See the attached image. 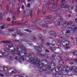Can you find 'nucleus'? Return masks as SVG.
<instances>
[{"label": "nucleus", "instance_id": "obj_1", "mask_svg": "<svg viewBox=\"0 0 77 77\" xmlns=\"http://www.w3.org/2000/svg\"><path fill=\"white\" fill-rule=\"evenodd\" d=\"M29 61L31 63H36L37 64V65L38 66V68H41L42 66H43V65H42L40 64V62L42 61V62H47V60L44 59L41 61V60H39L38 58H34L33 60L32 58H30L29 59Z\"/></svg>", "mask_w": 77, "mask_h": 77}, {"label": "nucleus", "instance_id": "obj_2", "mask_svg": "<svg viewBox=\"0 0 77 77\" xmlns=\"http://www.w3.org/2000/svg\"><path fill=\"white\" fill-rule=\"evenodd\" d=\"M8 52L7 51H5L3 54L2 56H4L6 58L8 59H12V57L9 54H8Z\"/></svg>", "mask_w": 77, "mask_h": 77}, {"label": "nucleus", "instance_id": "obj_3", "mask_svg": "<svg viewBox=\"0 0 77 77\" xmlns=\"http://www.w3.org/2000/svg\"><path fill=\"white\" fill-rule=\"evenodd\" d=\"M65 29L66 30H68V29L70 30V31H75V30H76V29H77V26L75 28H72L68 26H66L65 27Z\"/></svg>", "mask_w": 77, "mask_h": 77}, {"label": "nucleus", "instance_id": "obj_4", "mask_svg": "<svg viewBox=\"0 0 77 77\" xmlns=\"http://www.w3.org/2000/svg\"><path fill=\"white\" fill-rule=\"evenodd\" d=\"M0 71H8V69L7 67L0 66Z\"/></svg>", "mask_w": 77, "mask_h": 77}, {"label": "nucleus", "instance_id": "obj_5", "mask_svg": "<svg viewBox=\"0 0 77 77\" xmlns=\"http://www.w3.org/2000/svg\"><path fill=\"white\" fill-rule=\"evenodd\" d=\"M49 33L50 35H52L54 37L57 36V35H56V34L54 32H53L52 31H51L49 32Z\"/></svg>", "mask_w": 77, "mask_h": 77}, {"label": "nucleus", "instance_id": "obj_6", "mask_svg": "<svg viewBox=\"0 0 77 77\" xmlns=\"http://www.w3.org/2000/svg\"><path fill=\"white\" fill-rule=\"evenodd\" d=\"M35 49L37 51H38V52H41L42 51V49L39 47H36L35 48Z\"/></svg>", "mask_w": 77, "mask_h": 77}, {"label": "nucleus", "instance_id": "obj_7", "mask_svg": "<svg viewBox=\"0 0 77 77\" xmlns=\"http://www.w3.org/2000/svg\"><path fill=\"white\" fill-rule=\"evenodd\" d=\"M74 5H70L69 7H65L63 8H69H69H70V9H71L72 10L74 9Z\"/></svg>", "mask_w": 77, "mask_h": 77}, {"label": "nucleus", "instance_id": "obj_8", "mask_svg": "<svg viewBox=\"0 0 77 77\" xmlns=\"http://www.w3.org/2000/svg\"><path fill=\"white\" fill-rule=\"evenodd\" d=\"M34 8H33V7H31V9H30L29 11V14L30 15H31L32 14V11H33V10Z\"/></svg>", "mask_w": 77, "mask_h": 77}, {"label": "nucleus", "instance_id": "obj_9", "mask_svg": "<svg viewBox=\"0 0 77 77\" xmlns=\"http://www.w3.org/2000/svg\"><path fill=\"white\" fill-rule=\"evenodd\" d=\"M27 50H26V48H25L23 50H22L21 51H20V53H24L23 54H26V51Z\"/></svg>", "mask_w": 77, "mask_h": 77}, {"label": "nucleus", "instance_id": "obj_10", "mask_svg": "<svg viewBox=\"0 0 77 77\" xmlns=\"http://www.w3.org/2000/svg\"><path fill=\"white\" fill-rule=\"evenodd\" d=\"M60 22L59 21L58 22V23L57 24V26H59L61 29H63V26L60 25Z\"/></svg>", "mask_w": 77, "mask_h": 77}, {"label": "nucleus", "instance_id": "obj_11", "mask_svg": "<svg viewBox=\"0 0 77 77\" xmlns=\"http://www.w3.org/2000/svg\"><path fill=\"white\" fill-rule=\"evenodd\" d=\"M7 25H4L3 26H1V29H5V28H7Z\"/></svg>", "mask_w": 77, "mask_h": 77}, {"label": "nucleus", "instance_id": "obj_12", "mask_svg": "<svg viewBox=\"0 0 77 77\" xmlns=\"http://www.w3.org/2000/svg\"><path fill=\"white\" fill-rule=\"evenodd\" d=\"M66 72L67 71V72H68V71H70V68L69 67H68L67 66H66Z\"/></svg>", "mask_w": 77, "mask_h": 77}, {"label": "nucleus", "instance_id": "obj_13", "mask_svg": "<svg viewBox=\"0 0 77 77\" xmlns=\"http://www.w3.org/2000/svg\"><path fill=\"white\" fill-rule=\"evenodd\" d=\"M71 72H72V71L71 72H67L68 73V74L69 75V76H71L72 75V73H71Z\"/></svg>", "mask_w": 77, "mask_h": 77}, {"label": "nucleus", "instance_id": "obj_14", "mask_svg": "<svg viewBox=\"0 0 77 77\" xmlns=\"http://www.w3.org/2000/svg\"><path fill=\"white\" fill-rule=\"evenodd\" d=\"M40 56H42V57H46V56H47V55L46 54H40Z\"/></svg>", "mask_w": 77, "mask_h": 77}, {"label": "nucleus", "instance_id": "obj_15", "mask_svg": "<svg viewBox=\"0 0 77 77\" xmlns=\"http://www.w3.org/2000/svg\"><path fill=\"white\" fill-rule=\"evenodd\" d=\"M16 71L15 69H14V70H13L11 72V74H14L16 72Z\"/></svg>", "mask_w": 77, "mask_h": 77}, {"label": "nucleus", "instance_id": "obj_16", "mask_svg": "<svg viewBox=\"0 0 77 77\" xmlns=\"http://www.w3.org/2000/svg\"><path fill=\"white\" fill-rule=\"evenodd\" d=\"M77 1V0H74L73 1H71L69 3H71V4H73L75 2H76Z\"/></svg>", "mask_w": 77, "mask_h": 77}, {"label": "nucleus", "instance_id": "obj_17", "mask_svg": "<svg viewBox=\"0 0 77 77\" xmlns=\"http://www.w3.org/2000/svg\"><path fill=\"white\" fill-rule=\"evenodd\" d=\"M57 69L59 71H62V68L60 67H59L57 68Z\"/></svg>", "mask_w": 77, "mask_h": 77}, {"label": "nucleus", "instance_id": "obj_18", "mask_svg": "<svg viewBox=\"0 0 77 77\" xmlns=\"http://www.w3.org/2000/svg\"><path fill=\"white\" fill-rule=\"evenodd\" d=\"M25 31L26 32H28L29 33H30L31 32V30L29 29H24Z\"/></svg>", "mask_w": 77, "mask_h": 77}, {"label": "nucleus", "instance_id": "obj_19", "mask_svg": "<svg viewBox=\"0 0 77 77\" xmlns=\"http://www.w3.org/2000/svg\"><path fill=\"white\" fill-rule=\"evenodd\" d=\"M55 71L54 70H51V73L53 75H55Z\"/></svg>", "mask_w": 77, "mask_h": 77}, {"label": "nucleus", "instance_id": "obj_20", "mask_svg": "<svg viewBox=\"0 0 77 77\" xmlns=\"http://www.w3.org/2000/svg\"><path fill=\"white\" fill-rule=\"evenodd\" d=\"M72 69H74V71H75V72H77V68H75V67H74L72 68Z\"/></svg>", "mask_w": 77, "mask_h": 77}, {"label": "nucleus", "instance_id": "obj_21", "mask_svg": "<svg viewBox=\"0 0 77 77\" xmlns=\"http://www.w3.org/2000/svg\"><path fill=\"white\" fill-rule=\"evenodd\" d=\"M55 56L54 55L52 56V57H51V59L52 60H54V57Z\"/></svg>", "mask_w": 77, "mask_h": 77}, {"label": "nucleus", "instance_id": "obj_22", "mask_svg": "<svg viewBox=\"0 0 77 77\" xmlns=\"http://www.w3.org/2000/svg\"><path fill=\"white\" fill-rule=\"evenodd\" d=\"M39 38L40 39H41V40H42V36L41 35H39Z\"/></svg>", "mask_w": 77, "mask_h": 77}, {"label": "nucleus", "instance_id": "obj_23", "mask_svg": "<svg viewBox=\"0 0 77 77\" xmlns=\"http://www.w3.org/2000/svg\"><path fill=\"white\" fill-rule=\"evenodd\" d=\"M67 30H68L66 31V33H67V34L70 33V31H71V30L68 29H67Z\"/></svg>", "mask_w": 77, "mask_h": 77}, {"label": "nucleus", "instance_id": "obj_24", "mask_svg": "<svg viewBox=\"0 0 77 77\" xmlns=\"http://www.w3.org/2000/svg\"><path fill=\"white\" fill-rule=\"evenodd\" d=\"M31 38L32 40H34V39H35L36 37L35 36H32L31 37Z\"/></svg>", "mask_w": 77, "mask_h": 77}, {"label": "nucleus", "instance_id": "obj_25", "mask_svg": "<svg viewBox=\"0 0 77 77\" xmlns=\"http://www.w3.org/2000/svg\"><path fill=\"white\" fill-rule=\"evenodd\" d=\"M63 71H65V72H66V66H65L64 67H63Z\"/></svg>", "mask_w": 77, "mask_h": 77}, {"label": "nucleus", "instance_id": "obj_26", "mask_svg": "<svg viewBox=\"0 0 77 77\" xmlns=\"http://www.w3.org/2000/svg\"><path fill=\"white\" fill-rule=\"evenodd\" d=\"M68 25H71V24H72V22H69V23H67Z\"/></svg>", "mask_w": 77, "mask_h": 77}, {"label": "nucleus", "instance_id": "obj_27", "mask_svg": "<svg viewBox=\"0 0 77 77\" xmlns=\"http://www.w3.org/2000/svg\"><path fill=\"white\" fill-rule=\"evenodd\" d=\"M2 35H5V36H9V33H5V34H2Z\"/></svg>", "mask_w": 77, "mask_h": 77}, {"label": "nucleus", "instance_id": "obj_28", "mask_svg": "<svg viewBox=\"0 0 77 77\" xmlns=\"http://www.w3.org/2000/svg\"><path fill=\"white\" fill-rule=\"evenodd\" d=\"M59 37L60 38H63V34L60 35L59 36Z\"/></svg>", "mask_w": 77, "mask_h": 77}, {"label": "nucleus", "instance_id": "obj_29", "mask_svg": "<svg viewBox=\"0 0 77 77\" xmlns=\"http://www.w3.org/2000/svg\"><path fill=\"white\" fill-rule=\"evenodd\" d=\"M51 45V44L50 43H47L46 44V46H48L49 45Z\"/></svg>", "mask_w": 77, "mask_h": 77}, {"label": "nucleus", "instance_id": "obj_30", "mask_svg": "<svg viewBox=\"0 0 77 77\" xmlns=\"http://www.w3.org/2000/svg\"><path fill=\"white\" fill-rule=\"evenodd\" d=\"M15 30L14 29H9L8 30V31L9 32H14Z\"/></svg>", "mask_w": 77, "mask_h": 77}, {"label": "nucleus", "instance_id": "obj_31", "mask_svg": "<svg viewBox=\"0 0 77 77\" xmlns=\"http://www.w3.org/2000/svg\"><path fill=\"white\" fill-rule=\"evenodd\" d=\"M42 19H48V17L47 16H44V17H42Z\"/></svg>", "mask_w": 77, "mask_h": 77}, {"label": "nucleus", "instance_id": "obj_32", "mask_svg": "<svg viewBox=\"0 0 77 77\" xmlns=\"http://www.w3.org/2000/svg\"><path fill=\"white\" fill-rule=\"evenodd\" d=\"M45 53H49V52H50V51H49V50H47V49H46L45 50Z\"/></svg>", "mask_w": 77, "mask_h": 77}, {"label": "nucleus", "instance_id": "obj_33", "mask_svg": "<svg viewBox=\"0 0 77 77\" xmlns=\"http://www.w3.org/2000/svg\"><path fill=\"white\" fill-rule=\"evenodd\" d=\"M30 6V4L29 3L27 4V5H26L27 8H29Z\"/></svg>", "mask_w": 77, "mask_h": 77}, {"label": "nucleus", "instance_id": "obj_34", "mask_svg": "<svg viewBox=\"0 0 77 77\" xmlns=\"http://www.w3.org/2000/svg\"><path fill=\"white\" fill-rule=\"evenodd\" d=\"M23 15L24 16L26 15V11L25 10H23Z\"/></svg>", "mask_w": 77, "mask_h": 77}, {"label": "nucleus", "instance_id": "obj_35", "mask_svg": "<svg viewBox=\"0 0 77 77\" xmlns=\"http://www.w3.org/2000/svg\"><path fill=\"white\" fill-rule=\"evenodd\" d=\"M9 9V8L8 7V6H6V9L5 10V12H7L8 11V9Z\"/></svg>", "mask_w": 77, "mask_h": 77}, {"label": "nucleus", "instance_id": "obj_36", "mask_svg": "<svg viewBox=\"0 0 77 77\" xmlns=\"http://www.w3.org/2000/svg\"><path fill=\"white\" fill-rule=\"evenodd\" d=\"M2 17H3V15H2V13H1L0 14V19H2Z\"/></svg>", "mask_w": 77, "mask_h": 77}, {"label": "nucleus", "instance_id": "obj_37", "mask_svg": "<svg viewBox=\"0 0 77 77\" xmlns=\"http://www.w3.org/2000/svg\"><path fill=\"white\" fill-rule=\"evenodd\" d=\"M42 13L43 14H45V9H44L42 10Z\"/></svg>", "mask_w": 77, "mask_h": 77}, {"label": "nucleus", "instance_id": "obj_38", "mask_svg": "<svg viewBox=\"0 0 77 77\" xmlns=\"http://www.w3.org/2000/svg\"><path fill=\"white\" fill-rule=\"evenodd\" d=\"M24 56H22V57H21V59H22V60H24Z\"/></svg>", "mask_w": 77, "mask_h": 77}, {"label": "nucleus", "instance_id": "obj_39", "mask_svg": "<svg viewBox=\"0 0 77 77\" xmlns=\"http://www.w3.org/2000/svg\"><path fill=\"white\" fill-rule=\"evenodd\" d=\"M48 39H49V40H53V38L51 37H49L48 38Z\"/></svg>", "mask_w": 77, "mask_h": 77}, {"label": "nucleus", "instance_id": "obj_40", "mask_svg": "<svg viewBox=\"0 0 77 77\" xmlns=\"http://www.w3.org/2000/svg\"><path fill=\"white\" fill-rule=\"evenodd\" d=\"M2 42H5V43H9V42L6 41H2Z\"/></svg>", "mask_w": 77, "mask_h": 77}, {"label": "nucleus", "instance_id": "obj_41", "mask_svg": "<svg viewBox=\"0 0 77 77\" xmlns=\"http://www.w3.org/2000/svg\"><path fill=\"white\" fill-rule=\"evenodd\" d=\"M17 21L15 20H13L12 21V23H17Z\"/></svg>", "mask_w": 77, "mask_h": 77}, {"label": "nucleus", "instance_id": "obj_42", "mask_svg": "<svg viewBox=\"0 0 77 77\" xmlns=\"http://www.w3.org/2000/svg\"><path fill=\"white\" fill-rule=\"evenodd\" d=\"M42 41H41V43H42V44H44V43H45V41L43 40V39H42Z\"/></svg>", "mask_w": 77, "mask_h": 77}, {"label": "nucleus", "instance_id": "obj_43", "mask_svg": "<svg viewBox=\"0 0 77 77\" xmlns=\"http://www.w3.org/2000/svg\"><path fill=\"white\" fill-rule=\"evenodd\" d=\"M0 76H2V77H4L5 75L3 73H0Z\"/></svg>", "mask_w": 77, "mask_h": 77}, {"label": "nucleus", "instance_id": "obj_44", "mask_svg": "<svg viewBox=\"0 0 77 77\" xmlns=\"http://www.w3.org/2000/svg\"><path fill=\"white\" fill-rule=\"evenodd\" d=\"M66 37L67 38H68L69 37V36L68 34H66Z\"/></svg>", "mask_w": 77, "mask_h": 77}, {"label": "nucleus", "instance_id": "obj_45", "mask_svg": "<svg viewBox=\"0 0 77 77\" xmlns=\"http://www.w3.org/2000/svg\"><path fill=\"white\" fill-rule=\"evenodd\" d=\"M45 25L44 24H42V27H45Z\"/></svg>", "mask_w": 77, "mask_h": 77}, {"label": "nucleus", "instance_id": "obj_46", "mask_svg": "<svg viewBox=\"0 0 77 77\" xmlns=\"http://www.w3.org/2000/svg\"><path fill=\"white\" fill-rule=\"evenodd\" d=\"M72 54H74V55H77V52H74L72 53Z\"/></svg>", "mask_w": 77, "mask_h": 77}, {"label": "nucleus", "instance_id": "obj_47", "mask_svg": "<svg viewBox=\"0 0 77 77\" xmlns=\"http://www.w3.org/2000/svg\"><path fill=\"white\" fill-rule=\"evenodd\" d=\"M13 17V20H15V15H14Z\"/></svg>", "mask_w": 77, "mask_h": 77}, {"label": "nucleus", "instance_id": "obj_48", "mask_svg": "<svg viewBox=\"0 0 77 77\" xmlns=\"http://www.w3.org/2000/svg\"><path fill=\"white\" fill-rule=\"evenodd\" d=\"M24 7L23 5H22V7H21V9H24Z\"/></svg>", "mask_w": 77, "mask_h": 77}, {"label": "nucleus", "instance_id": "obj_49", "mask_svg": "<svg viewBox=\"0 0 77 77\" xmlns=\"http://www.w3.org/2000/svg\"><path fill=\"white\" fill-rule=\"evenodd\" d=\"M65 48L66 49H67V50H68V48H69V47H68V46H66L65 47Z\"/></svg>", "mask_w": 77, "mask_h": 77}, {"label": "nucleus", "instance_id": "obj_50", "mask_svg": "<svg viewBox=\"0 0 77 77\" xmlns=\"http://www.w3.org/2000/svg\"><path fill=\"white\" fill-rule=\"evenodd\" d=\"M61 62H62V59L60 60L59 61V63H60V64H61V63H61Z\"/></svg>", "mask_w": 77, "mask_h": 77}, {"label": "nucleus", "instance_id": "obj_51", "mask_svg": "<svg viewBox=\"0 0 77 77\" xmlns=\"http://www.w3.org/2000/svg\"><path fill=\"white\" fill-rule=\"evenodd\" d=\"M17 34H20V31H17Z\"/></svg>", "mask_w": 77, "mask_h": 77}, {"label": "nucleus", "instance_id": "obj_52", "mask_svg": "<svg viewBox=\"0 0 77 77\" xmlns=\"http://www.w3.org/2000/svg\"><path fill=\"white\" fill-rule=\"evenodd\" d=\"M46 24H50V22H46V23H45Z\"/></svg>", "mask_w": 77, "mask_h": 77}, {"label": "nucleus", "instance_id": "obj_53", "mask_svg": "<svg viewBox=\"0 0 77 77\" xmlns=\"http://www.w3.org/2000/svg\"><path fill=\"white\" fill-rule=\"evenodd\" d=\"M74 62H73V63H72V62H71L70 63V65H72V64H73V63H74Z\"/></svg>", "mask_w": 77, "mask_h": 77}, {"label": "nucleus", "instance_id": "obj_54", "mask_svg": "<svg viewBox=\"0 0 77 77\" xmlns=\"http://www.w3.org/2000/svg\"><path fill=\"white\" fill-rule=\"evenodd\" d=\"M12 36H14V38H15V35H14V34L11 35Z\"/></svg>", "mask_w": 77, "mask_h": 77}, {"label": "nucleus", "instance_id": "obj_55", "mask_svg": "<svg viewBox=\"0 0 77 77\" xmlns=\"http://www.w3.org/2000/svg\"><path fill=\"white\" fill-rule=\"evenodd\" d=\"M15 8V7H14V5H12V9H14Z\"/></svg>", "mask_w": 77, "mask_h": 77}, {"label": "nucleus", "instance_id": "obj_56", "mask_svg": "<svg viewBox=\"0 0 77 77\" xmlns=\"http://www.w3.org/2000/svg\"><path fill=\"white\" fill-rule=\"evenodd\" d=\"M74 60L75 62H76V63H77V59H75Z\"/></svg>", "mask_w": 77, "mask_h": 77}, {"label": "nucleus", "instance_id": "obj_57", "mask_svg": "<svg viewBox=\"0 0 77 77\" xmlns=\"http://www.w3.org/2000/svg\"><path fill=\"white\" fill-rule=\"evenodd\" d=\"M71 39H72V40H73V39H74V37H72V36H71Z\"/></svg>", "mask_w": 77, "mask_h": 77}, {"label": "nucleus", "instance_id": "obj_58", "mask_svg": "<svg viewBox=\"0 0 77 77\" xmlns=\"http://www.w3.org/2000/svg\"><path fill=\"white\" fill-rule=\"evenodd\" d=\"M43 32L44 33H46V30H44L43 31Z\"/></svg>", "mask_w": 77, "mask_h": 77}, {"label": "nucleus", "instance_id": "obj_59", "mask_svg": "<svg viewBox=\"0 0 77 77\" xmlns=\"http://www.w3.org/2000/svg\"><path fill=\"white\" fill-rule=\"evenodd\" d=\"M2 32L1 31H0V36L2 34Z\"/></svg>", "mask_w": 77, "mask_h": 77}, {"label": "nucleus", "instance_id": "obj_60", "mask_svg": "<svg viewBox=\"0 0 77 77\" xmlns=\"http://www.w3.org/2000/svg\"><path fill=\"white\" fill-rule=\"evenodd\" d=\"M30 56L29 55V54L27 55V57H30Z\"/></svg>", "mask_w": 77, "mask_h": 77}, {"label": "nucleus", "instance_id": "obj_61", "mask_svg": "<svg viewBox=\"0 0 77 77\" xmlns=\"http://www.w3.org/2000/svg\"><path fill=\"white\" fill-rule=\"evenodd\" d=\"M66 60V61H68V60H69V59H68L67 60Z\"/></svg>", "mask_w": 77, "mask_h": 77}, {"label": "nucleus", "instance_id": "obj_62", "mask_svg": "<svg viewBox=\"0 0 77 77\" xmlns=\"http://www.w3.org/2000/svg\"><path fill=\"white\" fill-rule=\"evenodd\" d=\"M23 34L22 33H21L20 34V36H23Z\"/></svg>", "mask_w": 77, "mask_h": 77}, {"label": "nucleus", "instance_id": "obj_63", "mask_svg": "<svg viewBox=\"0 0 77 77\" xmlns=\"http://www.w3.org/2000/svg\"><path fill=\"white\" fill-rule=\"evenodd\" d=\"M7 20H11V18H10V17H8L7 18Z\"/></svg>", "mask_w": 77, "mask_h": 77}, {"label": "nucleus", "instance_id": "obj_64", "mask_svg": "<svg viewBox=\"0 0 77 77\" xmlns=\"http://www.w3.org/2000/svg\"><path fill=\"white\" fill-rule=\"evenodd\" d=\"M7 21L8 22V21H11V20H7Z\"/></svg>", "mask_w": 77, "mask_h": 77}]
</instances>
